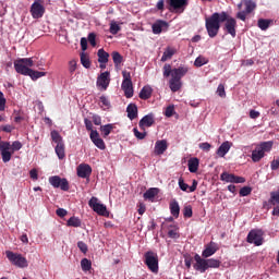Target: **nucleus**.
Wrapping results in <instances>:
<instances>
[{"label": "nucleus", "mask_w": 279, "mask_h": 279, "mask_svg": "<svg viewBox=\"0 0 279 279\" xmlns=\"http://www.w3.org/2000/svg\"><path fill=\"white\" fill-rule=\"evenodd\" d=\"M45 12H46L45 7L38 1H34V3L31 7V14L33 19H43Z\"/></svg>", "instance_id": "2eb2a0df"}, {"label": "nucleus", "mask_w": 279, "mask_h": 279, "mask_svg": "<svg viewBox=\"0 0 279 279\" xmlns=\"http://www.w3.org/2000/svg\"><path fill=\"white\" fill-rule=\"evenodd\" d=\"M76 66H77V61L75 59L70 60L69 71L71 74H74V72L76 71Z\"/></svg>", "instance_id": "603ef678"}, {"label": "nucleus", "mask_w": 279, "mask_h": 279, "mask_svg": "<svg viewBox=\"0 0 279 279\" xmlns=\"http://www.w3.org/2000/svg\"><path fill=\"white\" fill-rule=\"evenodd\" d=\"M81 266L83 271H90L93 264L92 260H89L88 258H83L81 262Z\"/></svg>", "instance_id": "79ce46f5"}, {"label": "nucleus", "mask_w": 279, "mask_h": 279, "mask_svg": "<svg viewBox=\"0 0 279 279\" xmlns=\"http://www.w3.org/2000/svg\"><path fill=\"white\" fill-rule=\"evenodd\" d=\"M155 123V116L153 112L144 116L138 123V126L142 131H146L145 126L150 128Z\"/></svg>", "instance_id": "f3484780"}, {"label": "nucleus", "mask_w": 279, "mask_h": 279, "mask_svg": "<svg viewBox=\"0 0 279 279\" xmlns=\"http://www.w3.org/2000/svg\"><path fill=\"white\" fill-rule=\"evenodd\" d=\"M159 193L157 187H150L144 193V199L153 201Z\"/></svg>", "instance_id": "c85d7f7f"}, {"label": "nucleus", "mask_w": 279, "mask_h": 279, "mask_svg": "<svg viewBox=\"0 0 279 279\" xmlns=\"http://www.w3.org/2000/svg\"><path fill=\"white\" fill-rule=\"evenodd\" d=\"M270 168L272 171H277L279 169V159L271 161Z\"/></svg>", "instance_id": "774afa93"}, {"label": "nucleus", "mask_w": 279, "mask_h": 279, "mask_svg": "<svg viewBox=\"0 0 279 279\" xmlns=\"http://www.w3.org/2000/svg\"><path fill=\"white\" fill-rule=\"evenodd\" d=\"M174 114V106L171 105V106H168L165 110V117L167 118H172Z\"/></svg>", "instance_id": "864d4df0"}, {"label": "nucleus", "mask_w": 279, "mask_h": 279, "mask_svg": "<svg viewBox=\"0 0 279 279\" xmlns=\"http://www.w3.org/2000/svg\"><path fill=\"white\" fill-rule=\"evenodd\" d=\"M169 24L166 21L158 20L156 23L153 24V33L158 35L162 34L163 32H168Z\"/></svg>", "instance_id": "aec40b11"}, {"label": "nucleus", "mask_w": 279, "mask_h": 279, "mask_svg": "<svg viewBox=\"0 0 279 279\" xmlns=\"http://www.w3.org/2000/svg\"><path fill=\"white\" fill-rule=\"evenodd\" d=\"M144 263L147 266L148 270L157 275L159 271L157 253H155L154 251H147L144 254Z\"/></svg>", "instance_id": "423d86ee"}, {"label": "nucleus", "mask_w": 279, "mask_h": 279, "mask_svg": "<svg viewBox=\"0 0 279 279\" xmlns=\"http://www.w3.org/2000/svg\"><path fill=\"white\" fill-rule=\"evenodd\" d=\"M111 78H110V72H104L98 76V80L96 81V86L101 87L104 90L108 89L110 85Z\"/></svg>", "instance_id": "dca6fc26"}, {"label": "nucleus", "mask_w": 279, "mask_h": 279, "mask_svg": "<svg viewBox=\"0 0 279 279\" xmlns=\"http://www.w3.org/2000/svg\"><path fill=\"white\" fill-rule=\"evenodd\" d=\"M27 76H29L33 81H37L38 78L46 76V72H39L31 69Z\"/></svg>", "instance_id": "ea45409f"}, {"label": "nucleus", "mask_w": 279, "mask_h": 279, "mask_svg": "<svg viewBox=\"0 0 279 279\" xmlns=\"http://www.w3.org/2000/svg\"><path fill=\"white\" fill-rule=\"evenodd\" d=\"M170 11L177 14H183L189 7V0H167Z\"/></svg>", "instance_id": "6e6552de"}, {"label": "nucleus", "mask_w": 279, "mask_h": 279, "mask_svg": "<svg viewBox=\"0 0 279 279\" xmlns=\"http://www.w3.org/2000/svg\"><path fill=\"white\" fill-rule=\"evenodd\" d=\"M263 208L267 210L274 208L272 216L279 217V189L270 193V198L264 202Z\"/></svg>", "instance_id": "20e7f679"}, {"label": "nucleus", "mask_w": 279, "mask_h": 279, "mask_svg": "<svg viewBox=\"0 0 279 279\" xmlns=\"http://www.w3.org/2000/svg\"><path fill=\"white\" fill-rule=\"evenodd\" d=\"M66 226L68 227L78 228V227L82 226V221H81V219L78 217L72 216V217H70V219H68Z\"/></svg>", "instance_id": "f704fd0d"}, {"label": "nucleus", "mask_w": 279, "mask_h": 279, "mask_svg": "<svg viewBox=\"0 0 279 279\" xmlns=\"http://www.w3.org/2000/svg\"><path fill=\"white\" fill-rule=\"evenodd\" d=\"M252 192V189L250 186H244V187H241L240 191H239V195L241 197H245V196H248Z\"/></svg>", "instance_id": "8fccbe9b"}, {"label": "nucleus", "mask_w": 279, "mask_h": 279, "mask_svg": "<svg viewBox=\"0 0 279 279\" xmlns=\"http://www.w3.org/2000/svg\"><path fill=\"white\" fill-rule=\"evenodd\" d=\"M51 140L56 145L64 144L63 137L60 135L59 131L52 130L50 133Z\"/></svg>", "instance_id": "7c9ffc66"}, {"label": "nucleus", "mask_w": 279, "mask_h": 279, "mask_svg": "<svg viewBox=\"0 0 279 279\" xmlns=\"http://www.w3.org/2000/svg\"><path fill=\"white\" fill-rule=\"evenodd\" d=\"M199 169V159L192 158L190 161H187V170H190L191 173H196Z\"/></svg>", "instance_id": "a878e982"}, {"label": "nucleus", "mask_w": 279, "mask_h": 279, "mask_svg": "<svg viewBox=\"0 0 279 279\" xmlns=\"http://www.w3.org/2000/svg\"><path fill=\"white\" fill-rule=\"evenodd\" d=\"M111 58L113 65H116V68H119L123 62V57L118 51L111 52Z\"/></svg>", "instance_id": "473e14b6"}, {"label": "nucleus", "mask_w": 279, "mask_h": 279, "mask_svg": "<svg viewBox=\"0 0 279 279\" xmlns=\"http://www.w3.org/2000/svg\"><path fill=\"white\" fill-rule=\"evenodd\" d=\"M269 25H271V21L270 20H264V19H259L257 21V26L259 29L262 31H267L269 28Z\"/></svg>", "instance_id": "58836bf2"}, {"label": "nucleus", "mask_w": 279, "mask_h": 279, "mask_svg": "<svg viewBox=\"0 0 279 279\" xmlns=\"http://www.w3.org/2000/svg\"><path fill=\"white\" fill-rule=\"evenodd\" d=\"M221 23H225L222 29L230 34L233 38L236 37V28H238V21L230 16L228 12H215L211 16L205 19V29L210 38H215L218 36Z\"/></svg>", "instance_id": "f257e3e1"}, {"label": "nucleus", "mask_w": 279, "mask_h": 279, "mask_svg": "<svg viewBox=\"0 0 279 279\" xmlns=\"http://www.w3.org/2000/svg\"><path fill=\"white\" fill-rule=\"evenodd\" d=\"M274 147V142L268 141V142H264L262 144H259L258 146H256V148L262 151L264 155L266 153L271 151V148Z\"/></svg>", "instance_id": "bb28decb"}, {"label": "nucleus", "mask_w": 279, "mask_h": 279, "mask_svg": "<svg viewBox=\"0 0 279 279\" xmlns=\"http://www.w3.org/2000/svg\"><path fill=\"white\" fill-rule=\"evenodd\" d=\"M128 119L134 121L138 117V109L135 104H129L126 107Z\"/></svg>", "instance_id": "5701e85b"}, {"label": "nucleus", "mask_w": 279, "mask_h": 279, "mask_svg": "<svg viewBox=\"0 0 279 279\" xmlns=\"http://www.w3.org/2000/svg\"><path fill=\"white\" fill-rule=\"evenodd\" d=\"M81 62H82V65L85 68V69H90L92 68V61H90V58L88 54L82 52L81 53Z\"/></svg>", "instance_id": "4c0bfd02"}, {"label": "nucleus", "mask_w": 279, "mask_h": 279, "mask_svg": "<svg viewBox=\"0 0 279 279\" xmlns=\"http://www.w3.org/2000/svg\"><path fill=\"white\" fill-rule=\"evenodd\" d=\"M173 77V69L171 68V64H165L163 65V77Z\"/></svg>", "instance_id": "a18cd8bd"}, {"label": "nucleus", "mask_w": 279, "mask_h": 279, "mask_svg": "<svg viewBox=\"0 0 279 279\" xmlns=\"http://www.w3.org/2000/svg\"><path fill=\"white\" fill-rule=\"evenodd\" d=\"M113 129H114V124H107V125L100 126V131L104 138H107L111 134Z\"/></svg>", "instance_id": "e433bc0d"}, {"label": "nucleus", "mask_w": 279, "mask_h": 279, "mask_svg": "<svg viewBox=\"0 0 279 279\" xmlns=\"http://www.w3.org/2000/svg\"><path fill=\"white\" fill-rule=\"evenodd\" d=\"M218 251V244L215 242H210L208 245L205 246L204 251L202 252V257L209 258L213 255H215Z\"/></svg>", "instance_id": "6ab92c4d"}, {"label": "nucleus", "mask_w": 279, "mask_h": 279, "mask_svg": "<svg viewBox=\"0 0 279 279\" xmlns=\"http://www.w3.org/2000/svg\"><path fill=\"white\" fill-rule=\"evenodd\" d=\"M7 105V98L4 97V94L0 90V111L5 110Z\"/></svg>", "instance_id": "5fc2aeb1"}, {"label": "nucleus", "mask_w": 279, "mask_h": 279, "mask_svg": "<svg viewBox=\"0 0 279 279\" xmlns=\"http://www.w3.org/2000/svg\"><path fill=\"white\" fill-rule=\"evenodd\" d=\"M93 173V168L89 163H81L76 167V175L82 179H86L87 182L90 181V175Z\"/></svg>", "instance_id": "9b49d317"}, {"label": "nucleus", "mask_w": 279, "mask_h": 279, "mask_svg": "<svg viewBox=\"0 0 279 279\" xmlns=\"http://www.w3.org/2000/svg\"><path fill=\"white\" fill-rule=\"evenodd\" d=\"M10 143L9 142H2L0 140V155L2 162L7 163L11 160L12 153L10 151Z\"/></svg>", "instance_id": "f8f14e48"}, {"label": "nucleus", "mask_w": 279, "mask_h": 279, "mask_svg": "<svg viewBox=\"0 0 279 279\" xmlns=\"http://www.w3.org/2000/svg\"><path fill=\"white\" fill-rule=\"evenodd\" d=\"M243 3L245 5V10L239 11L236 13V19L241 20L242 22H245L246 15L254 12L256 10L257 5L253 0H244Z\"/></svg>", "instance_id": "1a4fd4ad"}, {"label": "nucleus", "mask_w": 279, "mask_h": 279, "mask_svg": "<svg viewBox=\"0 0 279 279\" xmlns=\"http://www.w3.org/2000/svg\"><path fill=\"white\" fill-rule=\"evenodd\" d=\"M193 216V209L191 205L184 206L183 207V217L184 218H192Z\"/></svg>", "instance_id": "09e8293b"}, {"label": "nucleus", "mask_w": 279, "mask_h": 279, "mask_svg": "<svg viewBox=\"0 0 279 279\" xmlns=\"http://www.w3.org/2000/svg\"><path fill=\"white\" fill-rule=\"evenodd\" d=\"M247 243L254 244L255 246H260L263 244V233L258 230L250 231L247 235Z\"/></svg>", "instance_id": "ddd939ff"}, {"label": "nucleus", "mask_w": 279, "mask_h": 279, "mask_svg": "<svg viewBox=\"0 0 279 279\" xmlns=\"http://www.w3.org/2000/svg\"><path fill=\"white\" fill-rule=\"evenodd\" d=\"M110 54L106 52L102 48L98 50V62L100 64H106L109 62Z\"/></svg>", "instance_id": "cd10ccee"}, {"label": "nucleus", "mask_w": 279, "mask_h": 279, "mask_svg": "<svg viewBox=\"0 0 279 279\" xmlns=\"http://www.w3.org/2000/svg\"><path fill=\"white\" fill-rule=\"evenodd\" d=\"M232 183L234 184H243L245 183V179L242 177H238L233 174Z\"/></svg>", "instance_id": "e2e57ef3"}, {"label": "nucleus", "mask_w": 279, "mask_h": 279, "mask_svg": "<svg viewBox=\"0 0 279 279\" xmlns=\"http://www.w3.org/2000/svg\"><path fill=\"white\" fill-rule=\"evenodd\" d=\"M49 183L53 189H61V191H69V182L66 179H61L59 175H53L49 178Z\"/></svg>", "instance_id": "9d476101"}, {"label": "nucleus", "mask_w": 279, "mask_h": 279, "mask_svg": "<svg viewBox=\"0 0 279 279\" xmlns=\"http://www.w3.org/2000/svg\"><path fill=\"white\" fill-rule=\"evenodd\" d=\"M168 149V142L166 140L157 141L155 144V154L162 156Z\"/></svg>", "instance_id": "4be33fe9"}, {"label": "nucleus", "mask_w": 279, "mask_h": 279, "mask_svg": "<svg viewBox=\"0 0 279 279\" xmlns=\"http://www.w3.org/2000/svg\"><path fill=\"white\" fill-rule=\"evenodd\" d=\"M84 123H85L86 130L90 131V133H93V131H94L93 122L89 119L85 118Z\"/></svg>", "instance_id": "680f3d73"}, {"label": "nucleus", "mask_w": 279, "mask_h": 279, "mask_svg": "<svg viewBox=\"0 0 279 279\" xmlns=\"http://www.w3.org/2000/svg\"><path fill=\"white\" fill-rule=\"evenodd\" d=\"M179 187L183 192H189V184L184 182L183 178L179 179Z\"/></svg>", "instance_id": "13d9d810"}, {"label": "nucleus", "mask_w": 279, "mask_h": 279, "mask_svg": "<svg viewBox=\"0 0 279 279\" xmlns=\"http://www.w3.org/2000/svg\"><path fill=\"white\" fill-rule=\"evenodd\" d=\"M194 260V269L199 271L201 274H205L208 270L207 259L203 258L199 254H195Z\"/></svg>", "instance_id": "4468645a"}, {"label": "nucleus", "mask_w": 279, "mask_h": 279, "mask_svg": "<svg viewBox=\"0 0 279 279\" xmlns=\"http://www.w3.org/2000/svg\"><path fill=\"white\" fill-rule=\"evenodd\" d=\"M100 102L102 104L104 107H106L107 109H109L111 107V102L109 100L108 97H106L105 95H102L100 97Z\"/></svg>", "instance_id": "bf43d9fd"}, {"label": "nucleus", "mask_w": 279, "mask_h": 279, "mask_svg": "<svg viewBox=\"0 0 279 279\" xmlns=\"http://www.w3.org/2000/svg\"><path fill=\"white\" fill-rule=\"evenodd\" d=\"M122 90L124 92V96L128 99H131L134 95V88L132 81H122L121 85Z\"/></svg>", "instance_id": "412c9836"}, {"label": "nucleus", "mask_w": 279, "mask_h": 279, "mask_svg": "<svg viewBox=\"0 0 279 279\" xmlns=\"http://www.w3.org/2000/svg\"><path fill=\"white\" fill-rule=\"evenodd\" d=\"M76 246H78L80 251L83 254L88 253V245H86L83 241H80L78 243H76Z\"/></svg>", "instance_id": "4d7b16f0"}, {"label": "nucleus", "mask_w": 279, "mask_h": 279, "mask_svg": "<svg viewBox=\"0 0 279 279\" xmlns=\"http://www.w3.org/2000/svg\"><path fill=\"white\" fill-rule=\"evenodd\" d=\"M153 95V88L150 86H144L140 92V99L148 100Z\"/></svg>", "instance_id": "393cba45"}, {"label": "nucleus", "mask_w": 279, "mask_h": 279, "mask_svg": "<svg viewBox=\"0 0 279 279\" xmlns=\"http://www.w3.org/2000/svg\"><path fill=\"white\" fill-rule=\"evenodd\" d=\"M208 60L204 57H198L197 59H195L194 61V65L196 68H202L204 66L205 64H207Z\"/></svg>", "instance_id": "de8ad7c7"}, {"label": "nucleus", "mask_w": 279, "mask_h": 279, "mask_svg": "<svg viewBox=\"0 0 279 279\" xmlns=\"http://www.w3.org/2000/svg\"><path fill=\"white\" fill-rule=\"evenodd\" d=\"M13 64H14V69L16 71V73L27 76L32 70L29 68L34 66V60L31 58L29 59H16Z\"/></svg>", "instance_id": "7ed1b4c3"}, {"label": "nucleus", "mask_w": 279, "mask_h": 279, "mask_svg": "<svg viewBox=\"0 0 279 279\" xmlns=\"http://www.w3.org/2000/svg\"><path fill=\"white\" fill-rule=\"evenodd\" d=\"M23 145L20 141L13 142L12 145L10 144L11 155H14L15 151H20Z\"/></svg>", "instance_id": "c03bdc74"}, {"label": "nucleus", "mask_w": 279, "mask_h": 279, "mask_svg": "<svg viewBox=\"0 0 279 279\" xmlns=\"http://www.w3.org/2000/svg\"><path fill=\"white\" fill-rule=\"evenodd\" d=\"M88 43L90 44V46L93 48H95L97 46L96 34L95 33H89L88 34Z\"/></svg>", "instance_id": "6e6d98bb"}, {"label": "nucleus", "mask_w": 279, "mask_h": 279, "mask_svg": "<svg viewBox=\"0 0 279 279\" xmlns=\"http://www.w3.org/2000/svg\"><path fill=\"white\" fill-rule=\"evenodd\" d=\"M56 215L59 216V218H64L68 215V211L63 208H59L56 210Z\"/></svg>", "instance_id": "338daca9"}, {"label": "nucleus", "mask_w": 279, "mask_h": 279, "mask_svg": "<svg viewBox=\"0 0 279 279\" xmlns=\"http://www.w3.org/2000/svg\"><path fill=\"white\" fill-rule=\"evenodd\" d=\"M81 48L83 51H86L88 50V39L87 38H82L81 39Z\"/></svg>", "instance_id": "69168bd1"}, {"label": "nucleus", "mask_w": 279, "mask_h": 279, "mask_svg": "<svg viewBox=\"0 0 279 279\" xmlns=\"http://www.w3.org/2000/svg\"><path fill=\"white\" fill-rule=\"evenodd\" d=\"M234 174L228 173V172H222L220 174V181L227 182V183H233Z\"/></svg>", "instance_id": "37998d69"}, {"label": "nucleus", "mask_w": 279, "mask_h": 279, "mask_svg": "<svg viewBox=\"0 0 279 279\" xmlns=\"http://www.w3.org/2000/svg\"><path fill=\"white\" fill-rule=\"evenodd\" d=\"M121 31V27L116 22L110 23L109 33L112 35L118 34Z\"/></svg>", "instance_id": "49530a36"}, {"label": "nucleus", "mask_w": 279, "mask_h": 279, "mask_svg": "<svg viewBox=\"0 0 279 279\" xmlns=\"http://www.w3.org/2000/svg\"><path fill=\"white\" fill-rule=\"evenodd\" d=\"M88 206L99 216L109 217L110 215L108 208L104 204L99 203L97 197H92L88 201Z\"/></svg>", "instance_id": "0eeeda50"}, {"label": "nucleus", "mask_w": 279, "mask_h": 279, "mask_svg": "<svg viewBox=\"0 0 279 279\" xmlns=\"http://www.w3.org/2000/svg\"><path fill=\"white\" fill-rule=\"evenodd\" d=\"M54 153H56L57 157H59V159H61V160L64 159V157H65L64 143L56 145Z\"/></svg>", "instance_id": "2f4dec72"}, {"label": "nucleus", "mask_w": 279, "mask_h": 279, "mask_svg": "<svg viewBox=\"0 0 279 279\" xmlns=\"http://www.w3.org/2000/svg\"><path fill=\"white\" fill-rule=\"evenodd\" d=\"M8 260L13 264L15 267L24 269L28 267L27 259L20 253H14L13 251L5 252Z\"/></svg>", "instance_id": "39448f33"}, {"label": "nucleus", "mask_w": 279, "mask_h": 279, "mask_svg": "<svg viewBox=\"0 0 279 279\" xmlns=\"http://www.w3.org/2000/svg\"><path fill=\"white\" fill-rule=\"evenodd\" d=\"M265 157V154L259 150L258 148H255L253 151H252V160L253 162H259L262 160V158Z\"/></svg>", "instance_id": "c9c22d12"}, {"label": "nucleus", "mask_w": 279, "mask_h": 279, "mask_svg": "<svg viewBox=\"0 0 279 279\" xmlns=\"http://www.w3.org/2000/svg\"><path fill=\"white\" fill-rule=\"evenodd\" d=\"M221 266V262L219 259H207V269L209 268H214V269H218Z\"/></svg>", "instance_id": "a19ab883"}, {"label": "nucleus", "mask_w": 279, "mask_h": 279, "mask_svg": "<svg viewBox=\"0 0 279 279\" xmlns=\"http://www.w3.org/2000/svg\"><path fill=\"white\" fill-rule=\"evenodd\" d=\"M170 210L175 219L180 217V204L177 201L170 204Z\"/></svg>", "instance_id": "72a5a7b5"}, {"label": "nucleus", "mask_w": 279, "mask_h": 279, "mask_svg": "<svg viewBox=\"0 0 279 279\" xmlns=\"http://www.w3.org/2000/svg\"><path fill=\"white\" fill-rule=\"evenodd\" d=\"M231 146L232 144L230 142L222 143L217 149V156L225 157L229 153Z\"/></svg>", "instance_id": "b1692460"}, {"label": "nucleus", "mask_w": 279, "mask_h": 279, "mask_svg": "<svg viewBox=\"0 0 279 279\" xmlns=\"http://www.w3.org/2000/svg\"><path fill=\"white\" fill-rule=\"evenodd\" d=\"M210 148H211V145L209 143L199 144V149H202L203 151L209 153Z\"/></svg>", "instance_id": "0e129e2a"}, {"label": "nucleus", "mask_w": 279, "mask_h": 279, "mask_svg": "<svg viewBox=\"0 0 279 279\" xmlns=\"http://www.w3.org/2000/svg\"><path fill=\"white\" fill-rule=\"evenodd\" d=\"M189 73L187 66H179L173 69V74L171 76V80L168 82V85L170 86V89L173 93H177L182 89L183 82L182 78Z\"/></svg>", "instance_id": "f03ea898"}, {"label": "nucleus", "mask_w": 279, "mask_h": 279, "mask_svg": "<svg viewBox=\"0 0 279 279\" xmlns=\"http://www.w3.org/2000/svg\"><path fill=\"white\" fill-rule=\"evenodd\" d=\"M133 132H134L135 137L138 140H145L147 137L146 131L140 132L137 129H134Z\"/></svg>", "instance_id": "3c124183"}, {"label": "nucleus", "mask_w": 279, "mask_h": 279, "mask_svg": "<svg viewBox=\"0 0 279 279\" xmlns=\"http://www.w3.org/2000/svg\"><path fill=\"white\" fill-rule=\"evenodd\" d=\"M217 94H218V96L220 98H225L226 97V89H225V86L222 84L218 85Z\"/></svg>", "instance_id": "052dcab7"}, {"label": "nucleus", "mask_w": 279, "mask_h": 279, "mask_svg": "<svg viewBox=\"0 0 279 279\" xmlns=\"http://www.w3.org/2000/svg\"><path fill=\"white\" fill-rule=\"evenodd\" d=\"M89 138L93 142V144L96 145L100 150L106 149L105 143L102 138H100V135L97 130H92Z\"/></svg>", "instance_id": "a211bd4d"}, {"label": "nucleus", "mask_w": 279, "mask_h": 279, "mask_svg": "<svg viewBox=\"0 0 279 279\" xmlns=\"http://www.w3.org/2000/svg\"><path fill=\"white\" fill-rule=\"evenodd\" d=\"M174 53H175V49L171 47H167L161 57V62H167L168 60L172 59Z\"/></svg>", "instance_id": "c756f323"}]
</instances>
